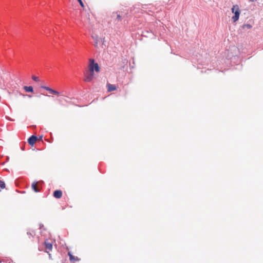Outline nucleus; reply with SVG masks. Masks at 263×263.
<instances>
[{"label": "nucleus", "mask_w": 263, "mask_h": 263, "mask_svg": "<svg viewBox=\"0 0 263 263\" xmlns=\"http://www.w3.org/2000/svg\"><path fill=\"white\" fill-rule=\"evenodd\" d=\"M41 88H43V89H45V90H47L48 91H49V90L50 89V88L49 87L44 86H41Z\"/></svg>", "instance_id": "nucleus-17"}, {"label": "nucleus", "mask_w": 263, "mask_h": 263, "mask_svg": "<svg viewBox=\"0 0 263 263\" xmlns=\"http://www.w3.org/2000/svg\"><path fill=\"white\" fill-rule=\"evenodd\" d=\"M91 37L93 39V40H94V42H95L94 46L96 47H98V44L101 41L104 42V39H102L99 38L97 35H92L91 36Z\"/></svg>", "instance_id": "nucleus-4"}, {"label": "nucleus", "mask_w": 263, "mask_h": 263, "mask_svg": "<svg viewBox=\"0 0 263 263\" xmlns=\"http://www.w3.org/2000/svg\"><path fill=\"white\" fill-rule=\"evenodd\" d=\"M246 26L247 27V28H250L251 27V25H249V24H248L246 25Z\"/></svg>", "instance_id": "nucleus-20"}, {"label": "nucleus", "mask_w": 263, "mask_h": 263, "mask_svg": "<svg viewBox=\"0 0 263 263\" xmlns=\"http://www.w3.org/2000/svg\"><path fill=\"white\" fill-rule=\"evenodd\" d=\"M24 89L26 91V92H33V87L32 86H25L24 87Z\"/></svg>", "instance_id": "nucleus-11"}, {"label": "nucleus", "mask_w": 263, "mask_h": 263, "mask_svg": "<svg viewBox=\"0 0 263 263\" xmlns=\"http://www.w3.org/2000/svg\"><path fill=\"white\" fill-rule=\"evenodd\" d=\"M50 93H53L54 95H59V93L58 91L55 90H53L51 88L50 89L49 91Z\"/></svg>", "instance_id": "nucleus-12"}, {"label": "nucleus", "mask_w": 263, "mask_h": 263, "mask_svg": "<svg viewBox=\"0 0 263 263\" xmlns=\"http://www.w3.org/2000/svg\"><path fill=\"white\" fill-rule=\"evenodd\" d=\"M116 89V87L114 85L110 84H107V90L108 91L110 92Z\"/></svg>", "instance_id": "nucleus-9"}, {"label": "nucleus", "mask_w": 263, "mask_h": 263, "mask_svg": "<svg viewBox=\"0 0 263 263\" xmlns=\"http://www.w3.org/2000/svg\"><path fill=\"white\" fill-rule=\"evenodd\" d=\"M45 248L49 250H51L52 248V245L50 242H45Z\"/></svg>", "instance_id": "nucleus-10"}, {"label": "nucleus", "mask_w": 263, "mask_h": 263, "mask_svg": "<svg viewBox=\"0 0 263 263\" xmlns=\"http://www.w3.org/2000/svg\"><path fill=\"white\" fill-rule=\"evenodd\" d=\"M232 12L234 13V15L232 17L234 22H236L239 17L240 11L238 5H234L232 8Z\"/></svg>", "instance_id": "nucleus-2"}, {"label": "nucleus", "mask_w": 263, "mask_h": 263, "mask_svg": "<svg viewBox=\"0 0 263 263\" xmlns=\"http://www.w3.org/2000/svg\"><path fill=\"white\" fill-rule=\"evenodd\" d=\"M39 183V182H34L32 183L31 185L32 189L33 190V191L35 192H39L40 191V189H39L37 187V184Z\"/></svg>", "instance_id": "nucleus-8"}, {"label": "nucleus", "mask_w": 263, "mask_h": 263, "mask_svg": "<svg viewBox=\"0 0 263 263\" xmlns=\"http://www.w3.org/2000/svg\"><path fill=\"white\" fill-rule=\"evenodd\" d=\"M29 97H31V96L30 95H27Z\"/></svg>", "instance_id": "nucleus-21"}, {"label": "nucleus", "mask_w": 263, "mask_h": 263, "mask_svg": "<svg viewBox=\"0 0 263 263\" xmlns=\"http://www.w3.org/2000/svg\"><path fill=\"white\" fill-rule=\"evenodd\" d=\"M68 256H69V259L70 261H73L74 256H73L70 252L68 253Z\"/></svg>", "instance_id": "nucleus-13"}, {"label": "nucleus", "mask_w": 263, "mask_h": 263, "mask_svg": "<svg viewBox=\"0 0 263 263\" xmlns=\"http://www.w3.org/2000/svg\"><path fill=\"white\" fill-rule=\"evenodd\" d=\"M78 2L79 3L80 5L82 7H84V5L82 0H77Z\"/></svg>", "instance_id": "nucleus-18"}, {"label": "nucleus", "mask_w": 263, "mask_h": 263, "mask_svg": "<svg viewBox=\"0 0 263 263\" xmlns=\"http://www.w3.org/2000/svg\"><path fill=\"white\" fill-rule=\"evenodd\" d=\"M93 77L94 72H91V71L88 70L85 74L84 80L87 82H91L93 79Z\"/></svg>", "instance_id": "nucleus-3"}, {"label": "nucleus", "mask_w": 263, "mask_h": 263, "mask_svg": "<svg viewBox=\"0 0 263 263\" xmlns=\"http://www.w3.org/2000/svg\"><path fill=\"white\" fill-rule=\"evenodd\" d=\"M68 256H69V259L70 261H73L74 256H73L70 252L68 253Z\"/></svg>", "instance_id": "nucleus-14"}, {"label": "nucleus", "mask_w": 263, "mask_h": 263, "mask_svg": "<svg viewBox=\"0 0 263 263\" xmlns=\"http://www.w3.org/2000/svg\"><path fill=\"white\" fill-rule=\"evenodd\" d=\"M89 62V70L91 72H94V71L99 72L100 71L99 66L97 63L95 62L94 59H90Z\"/></svg>", "instance_id": "nucleus-1"}, {"label": "nucleus", "mask_w": 263, "mask_h": 263, "mask_svg": "<svg viewBox=\"0 0 263 263\" xmlns=\"http://www.w3.org/2000/svg\"><path fill=\"white\" fill-rule=\"evenodd\" d=\"M0 187L1 189H4L5 187V183L3 181H0Z\"/></svg>", "instance_id": "nucleus-15"}, {"label": "nucleus", "mask_w": 263, "mask_h": 263, "mask_svg": "<svg viewBox=\"0 0 263 263\" xmlns=\"http://www.w3.org/2000/svg\"><path fill=\"white\" fill-rule=\"evenodd\" d=\"M74 260H79V259L78 258V257H75L74 256Z\"/></svg>", "instance_id": "nucleus-19"}, {"label": "nucleus", "mask_w": 263, "mask_h": 263, "mask_svg": "<svg viewBox=\"0 0 263 263\" xmlns=\"http://www.w3.org/2000/svg\"><path fill=\"white\" fill-rule=\"evenodd\" d=\"M32 79L33 80H34V81H36V82H38L39 81V78L35 76H33L32 77Z\"/></svg>", "instance_id": "nucleus-16"}, {"label": "nucleus", "mask_w": 263, "mask_h": 263, "mask_svg": "<svg viewBox=\"0 0 263 263\" xmlns=\"http://www.w3.org/2000/svg\"><path fill=\"white\" fill-rule=\"evenodd\" d=\"M112 18H114L116 21L120 22L122 20V16L118 12H113L111 15Z\"/></svg>", "instance_id": "nucleus-5"}, {"label": "nucleus", "mask_w": 263, "mask_h": 263, "mask_svg": "<svg viewBox=\"0 0 263 263\" xmlns=\"http://www.w3.org/2000/svg\"><path fill=\"white\" fill-rule=\"evenodd\" d=\"M37 137L34 135H32L28 139V142L30 145H33L35 143Z\"/></svg>", "instance_id": "nucleus-6"}, {"label": "nucleus", "mask_w": 263, "mask_h": 263, "mask_svg": "<svg viewBox=\"0 0 263 263\" xmlns=\"http://www.w3.org/2000/svg\"><path fill=\"white\" fill-rule=\"evenodd\" d=\"M62 196V192L61 190H56L53 192V196L56 198H60Z\"/></svg>", "instance_id": "nucleus-7"}]
</instances>
